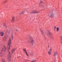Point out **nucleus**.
I'll list each match as a JSON object with an SVG mask.
<instances>
[{
    "label": "nucleus",
    "instance_id": "10",
    "mask_svg": "<svg viewBox=\"0 0 62 62\" xmlns=\"http://www.w3.org/2000/svg\"><path fill=\"white\" fill-rule=\"evenodd\" d=\"M23 51H24V53H26V55H27V56H28V54H27V52H26V50L25 49H23Z\"/></svg>",
    "mask_w": 62,
    "mask_h": 62
},
{
    "label": "nucleus",
    "instance_id": "2",
    "mask_svg": "<svg viewBox=\"0 0 62 62\" xmlns=\"http://www.w3.org/2000/svg\"><path fill=\"white\" fill-rule=\"evenodd\" d=\"M34 42V40L33 39L32 37H30L29 38V39L28 40L27 43H31V44H33Z\"/></svg>",
    "mask_w": 62,
    "mask_h": 62
},
{
    "label": "nucleus",
    "instance_id": "15",
    "mask_svg": "<svg viewBox=\"0 0 62 62\" xmlns=\"http://www.w3.org/2000/svg\"><path fill=\"white\" fill-rule=\"evenodd\" d=\"M24 12L23 11L21 12V13H20V14H24Z\"/></svg>",
    "mask_w": 62,
    "mask_h": 62
},
{
    "label": "nucleus",
    "instance_id": "23",
    "mask_svg": "<svg viewBox=\"0 0 62 62\" xmlns=\"http://www.w3.org/2000/svg\"><path fill=\"white\" fill-rule=\"evenodd\" d=\"M8 33L9 34H10V31H9L8 32Z\"/></svg>",
    "mask_w": 62,
    "mask_h": 62
},
{
    "label": "nucleus",
    "instance_id": "16",
    "mask_svg": "<svg viewBox=\"0 0 62 62\" xmlns=\"http://www.w3.org/2000/svg\"><path fill=\"white\" fill-rule=\"evenodd\" d=\"M7 39V38L6 37H4V38L3 39V40H6V39Z\"/></svg>",
    "mask_w": 62,
    "mask_h": 62
},
{
    "label": "nucleus",
    "instance_id": "5",
    "mask_svg": "<svg viewBox=\"0 0 62 62\" xmlns=\"http://www.w3.org/2000/svg\"><path fill=\"white\" fill-rule=\"evenodd\" d=\"M40 12L39 11H32L31 12L32 13H39Z\"/></svg>",
    "mask_w": 62,
    "mask_h": 62
},
{
    "label": "nucleus",
    "instance_id": "4",
    "mask_svg": "<svg viewBox=\"0 0 62 62\" xmlns=\"http://www.w3.org/2000/svg\"><path fill=\"white\" fill-rule=\"evenodd\" d=\"M48 34H49V36H50V39H54V37L53 36V35H52V33L50 32H48L47 33H46V34L48 35Z\"/></svg>",
    "mask_w": 62,
    "mask_h": 62
},
{
    "label": "nucleus",
    "instance_id": "13",
    "mask_svg": "<svg viewBox=\"0 0 62 62\" xmlns=\"http://www.w3.org/2000/svg\"><path fill=\"white\" fill-rule=\"evenodd\" d=\"M16 50V48H14V49H13L12 50V53H13L14 51H15Z\"/></svg>",
    "mask_w": 62,
    "mask_h": 62
},
{
    "label": "nucleus",
    "instance_id": "12",
    "mask_svg": "<svg viewBox=\"0 0 62 62\" xmlns=\"http://www.w3.org/2000/svg\"><path fill=\"white\" fill-rule=\"evenodd\" d=\"M0 34L1 36H4V33L2 32H0Z\"/></svg>",
    "mask_w": 62,
    "mask_h": 62
},
{
    "label": "nucleus",
    "instance_id": "20",
    "mask_svg": "<svg viewBox=\"0 0 62 62\" xmlns=\"http://www.w3.org/2000/svg\"><path fill=\"white\" fill-rule=\"evenodd\" d=\"M4 26H6V24L5 23H4Z\"/></svg>",
    "mask_w": 62,
    "mask_h": 62
},
{
    "label": "nucleus",
    "instance_id": "21",
    "mask_svg": "<svg viewBox=\"0 0 62 62\" xmlns=\"http://www.w3.org/2000/svg\"><path fill=\"white\" fill-rule=\"evenodd\" d=\"M8 2V0H6L4 2V3H6V2Z\"/></svg>",
    "mask_w": 62,
    "mask_h": 62
},
{
    "label": "nucleus",
    "instance_id": "7",
    "mask_svg": "<svg viewBox=\"0 0 62 62\" xmlns=\"http://www.w3.org/2000/svg\"><path fill=\"white\" fill-rule=\"evenodd\" d=\"M6 49L7 48H6V46H4L3 47V48H2V49L1 52H2L3 51H6Z\"/></svg>",
    "mask_w": 62,
    "mask_h": 62
},
{
    "label": "nucleus",
    "instance_id": "9",
    "mask_svg": "<svg viewBox=\"0 0 62 62\" xmlns=\"http://www.w3.org/2000/svg\"><path fill=\"white\" fill-rule=\"evenodd\" d=\"M52 51V49L50 48V49L49 51L48 52V54L49 55H51V51Z\"/></svg>",
    "mask_w": 62,
    "mask_h": 62
},
{
    "label": "nucleus",
    "instance_id": "19",
    "mask_svg": "<svg viewBox=\"0 0 62 62\" xmlns=\"http://www.w3.org/2000/svg\"><path fill=\"white\" fill-rule=\"evenodd\" d=\"M2 62H5V60H4V59H2Z\"/></svg>",
    "mask_w": 62,
    "mask_h": 62
},
{
    "label": "nucleus",
    "instance_id": "11",
    "mask_svg": "<svg viewBox=\"0 0 62 62\" xmlns=\"http://www.w3.org/2000/svg\"><path fill=\"white\" fill-rule=\"evenodd\" d=\"M40 30L42 34V35H43V32L42 31V30L41 29H40Z\"/></svg>",
    "mask_w": 62,
    "mask_h": 62
},
{
    "label": "nucleus",
    "instance_id": "8",
    "mask_svg": "<svg viewBox=\"0 0 62 62\" xmlns=\"http://www.w3.org/2000/svg\"><path fill=\"white\" fill-rule=\"evenodd\" d=\"M15 20V18L14 16L12 17V19L11 20V22L12 23H13V22H14Z\"/></svg>",
    "mask_w": 62,
    "mask_h": 62
},
{
    "label": "nucleus",
    "instance_id": "14",
    "mask_svg": "<svg viewBox=\"0 0 62 62\" xmlns=\"http://www.w3.org/2000/svg\"><path fill=\"white\" fill-rule=\"evenodd\" d=\"M37 61L35 59H33L32 61H31V62H36Z\"/></svg>",
    "mask_w": 62,
    "mask_h": 62
},
{
    "label": "nucleus",
    "instance_id": "18",
    "mask_svg": "<svg viewBox=\"0 0 62 62\" xmlns=\"http://www.w3.org/2000/svg\"><path fill=\"white\" fill-rule=\"evenodd\" d=\"M56 55V52H54V56H55Z\"/></svg>",
    "mask_w": 62,
    "mask_h": 62
},
{
    "label": "nucleus",
    "instance_id": "24",
    "mask_svg": "<svg viewBox=\"0 0 62 62\" xmlns=\"http://www.w3.org/2000/svg\"><path fill=\"white\" fill-rule=\"evenodd\" d=\"M41 1H41V3H42V2H41Z\"/></svg>",
    "mask_w": 62,
    "mask_h": 62
},
{
    "label": "nucleus",
    "instance_id": "1",
    "mask_svg": "<svg viewBox=\"0 0 62 62\" xmlns=\"http://www.w3.org/2000/svg\"><path fill=\"white\" fill-rule=\"evenodd\" d=\"M13 39V34L12 33L11 34V38H9V40L8 41V46L7 47L8 49V52H9V54L8 56V59H9V58H11V55L10 54V52L9 51V50L10 49V45L12 43L11 40H12Z\"/></svg>",
    "mask_w": 62,
    "mask_h": 62
},
{
    "label": "nucleus",
    "instance_id": "22",
    "mask_svg": "<svg viewBox=\"0 0 62 62\" xmlns=\"http://www.w3.org/2000/svg\"><path fill=\"white\" fill-rule=\"evenodd\" d=\"M55 29H56V26H55L54 27V28Z\"/></svg>",
    "mask_w": 62,
    "mask_h": 62
},
{
    "label": "nucleus",
    "instance_id": "17",
    "mask_svg": "<svg viewBox=\"0 0 62 62\" xmlns=\"http://www.w3.org/2000/svg\"><path fill=\"white\" fill-rule=\"evenodd\" d=\"M59 28L58 27L57 28L56 30H57V32H58V31H59Z\"/></svg>",
    "mask_w": 62,
    "mask_h": 62
},
{
    "label": "nucleus",
    "instance_id": "3",
    "mask_svg": "<svg viewBox=\"0 0 62 62\" xmlns=\"http://www.w3.org/2000/svg\"><path fill=\"white\" fill-rule=\"evenodd\" d=\"M56 13V12H55L54 9L52 10H51V13L49 16L50 17H53L54 16V15Z\"/></svg>",
    "mask_w": 62,
    "mask_h": 62
},
{
    "label": "nucleus",
    "instance_id": "6",
    "mask_svg": "<svg viewBox=\"0 0 62 62\" xmlns=\"http://www.w3.org/2000/svg\"><path fill=\"white\" fill-rule=\"evenodd\" d=\"M15 32L14 33V36H16L17 35V33H16V32H18V30L17 29H15Z\"/></svg>",
    "mask_w": 62,
    "mask_h": 62
}]
</instances>
